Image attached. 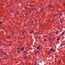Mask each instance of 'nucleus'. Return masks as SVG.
I'll list each match as a JSON object with an SVG mask.
<instances>
[{"label":"nucleus","mask_w":65,"mask_h":65,"mask_svg":"<svg viewBox=\"0 0 65 65\" xmlns=\"http://www.w3.org/2000/svg\"><path fill=\"white\" fill-rule=\"evenodd\" d=\"M52 52H55V51H56V50H55V49H54L53 50V49H51L50 50V51L51 52H52Z\"/></svg>","instance_id":"f257e3e1"},{"label":"nucleus","mask_w":65,"mask_h":65,"mask_svg":"<svg viewBox=\"0 0 65 65\" xmlns=\"http://www.w3.org/2000/svg\"><path fill=\"white\" fill-rule=\"evenodd\" d=\"M60 37H59L57 38V41H58L59 40H60Z\"/></svg>","instance_id":"f03ea898"},{"label":"nucleus","mask_w":65,"mask_h":65,"mask_svg":"<svg viewBox=\"0 0 65 65\" xmlns=\"http://www.w3.org/2000/svg\"><path fill=\"white\" fill-rule=\"evenodd\" d=\"M24 50V47H22V48H21V51H23Z\"/></svg>","instance_id":"7ed1b4c3"},{"label":"nucleus","mask_w":65,"mask_h":65,"mask_svg":"<svg viewBox=\"0 0 65 65\" xmlns=\"http://www.w3.org/2000/svg\"><path fill=\"white\" fill-rule=\"evenodd\" d=\"M31 25H32L33 24V22H34V21L33 20H32V21L31 22Z\"/></svg>","instance_id":"20e7f679"},{"label":"nucleus","mask_w":65,"mask_h":65,"mask_svg":"<svg viewBox=\"0 0 65 65\" xmlns=\"http://www.w3.org/2000/svg\"><path fill=\"white\" fill-rule=\"evenodd\" d=\"M64 32H65V31H64L62 32V34L61 35V36H62L64 34Z\"/></svg>","instance_id":"39448f33"},{"label":"nucleus","mask_w":65,"mask_h":65,"mask_svg":"<svg viewBox=\"0 0 65 65\" xmlns=\"http://www.w3.org/2000/svg\"><path fill=\"white\" fill-rule=\"evenodd\" d=\"M33 31H34V30H32L31 31L29 32V33L31 34H32V33H33Z\"/></svg>","instance_id":"423d86ee"},{"label":"nucleus","mask_w":65,"mask_h":65,"mask_svg":"<svg viewBox=\"0 0 65 65\" xmlns=\"http://www.w3.org/2000/svg\"><path fill=\"white\" fill-rule=\"evenodd\" d=\"M44 27V25H43V24H42L41 25V28H42V27Z\"/></svg>","instance_id":"0eeeda50"},{"label":"nucleus","mask_w":65,"mask_h":65,"mask_svg":"<svg viewBox=\"0 0 65 65\" xmlns=\"http://www.w3.org/2000/svg\"><path fill=\"white\" fill-rule=\"evenodd\" d=\"M43 10V8H42V9H41L40 12H41V11H42V10Z\"/></svg>","instance_id":"6e6552de"},{"label":"nucleus","mask_w":65,"mask_h":65,"mask_svg":"<svg viewBox=\"0 0 65 65\" xmlns=\"http://www.w3.org/2000/svg\"><path fill=\"white\" fill-rule=\"evenodd\" d=\"M38 51H36L35 52V55L36 54H37V53H38Z\"/></svg>","instance_id":"1a4fd4ad"},{"label":"nucleus","mask_w":65,"mask_h":65,"mask_svg":"<svg viewBox=\"0 0 65 65\" xmlns=\"http://www.w3.org/2000/svg\"><path fill=\"white\" fill-rule=\"evenodd\" d=\"M56 39V38L55 37H54V38H52V41H54V39Z\"/></svg>","instance_id":"9d476101"},{"label":"nucleus","mask_w":65,"mask_h":65,"mask_svg":"<svg viewBox=\"0 0 65 65\" xmlns=\"http://www.w3.org/2000/svg\"><path fill=\"white\" fill-rule=\"evenodd\" d=\"M40 48V46H38L37 47V49H38V50H39V49Z\"/></svg>","instance_id":"9b49d317"},{"label":"nucleus","mask_w":65,"mask_h":65,"mask_svg":"<svg viewBox=\"0 0 65 65\" xmlns=\"http://www.w3.org/2000/svg\"><path fill=\"white\" fill-rule=\"evenodd\" d=\"M64 45V44L63 43V44H61V45H60V47H61V46H62V45Z\"/></svg>","instance_id":"f8f14e48"},{"label":"nucleus","mask_w":65,"mask_h":65,"mask_svg":"<svg viewBox=\"0 0 65 65\" xmlns=\"http://www.w3.org/2000/svg\"><path fill=\"white\" fill-rule=\"evenodd\" d=\"M26 58H27V57L26 56H25L24 57V58L25 59L24 60H26Z\"/></svg>","instance_id":"ddd939ff"},{"label":"nucleus","mask_w":65,"mask_h":65,"mask_svg":"<svg viewBox=\"0 0 65 65\" xmlns=\"http://www.w3.org/2000/svg\"><path fill=\"white\" fill-rule=\"evenodd\" d=\"M39 33H40V31H39L38 32L37 34H36V35H37V34H39Z\"/></svg>","instance_id":"4468645a"},{"label":"nucleus","mask_w":65,"mask_h":65,"mask_svg":"<svg viewBox=\"0 0 65 65\" xmlns=\"http://www.w3.org/2000/svg\"><path fill=\"white\" fill-rule=\"evenodd\" d=\"M39 40H40V39H41V37H40V36H39Z\"/></svg>","instance_id":"2eb2a0df"},{"label":"nucleus","mask_w":65,"mask_h":65,"mask_svg":"<svg viewBox=\"0 0 65 65\" xmlns=\"http://www.w3.org/2000/svg\"><path fill=\"white\" fill-rule=\"evenodd\" d=\"M62 22H63V21H62V20H61L60 21V23H62Z\"/></svg>","instance_id":"dca6fc26"},{"label":"nucleus","mask_w":65,"mask_h":65,"mask_svg":"<svg viewBox=\"0 0 65 65\" xmlns=\"http://www.w3.org/2000/svg\"><path fill=\"white\" fill-rule=\"evenodd\" d=\"M6 59V57H5L4 58V59Z\"/></svg>","instance_id":"f3484780"},{"label":"nucleus","mask_w":65,"mask_h":65,"mask_svg":"<svg viewBox=\"0 0 65 65\" xmlns=\"http://www.w3.org/2000/svg\"><path fill=\"white\" fill-rule=\"evenodd\" d=\"M43 40H44V41H46V39H43Z\"/></svg>","instance_id":"a211bd4d"},{"label":"nucleus","mask_w":65,"mask_h":65,"mask_svg":"<svg viewBox=\"0 0 65 65\" xmlns=\"http://www.w3.org/2000/svg\"><path fill=\"white\" fill-rule=\"evenodd\" d=\"M11 44H12V43H10L9 44V46H10V45H11Z\"/></svg>","instance_id":"6ab92c4d"},{"label":"nucleus","mask_w":65,"mask_h":65,"mask_svg":"<svg viewBox=\"0 0 65 65\" xmlns=\"http://www.w3.org/2000/svg\"><path fill=\"white\" fill-rule=\"evenodd\" d=\"M23 53H26V51H23Z\"/></svg>","instance_id":"aec40b11"},{"label":"nucleus","mask_w":65,"mask_h":65,"mask_svg":"<svg viewBox=\"0 0 65 65\" xmlns=\"http://www.w3.org/2000/svg\"><path fill=\"white\" fill-rule=\"evenodd\" d=\"M59 14L60 15H62V14H61V13H59Z\"/></svg>","instance_id":"412c9836"},{"label":"nucleus","mask_w":65,"mask_h":65,"mask_svg":"<svg viewBox=\"0 0 65 65\" xmlns=\"http://www.w3.org/2000/svg\"><path fill=\"white\" fill-rule=\"evenodd\" d=\"M24 8H25V9H28V8H26V7H25Z\"/></svg>","instance_id":"4be33fe9"},{"label":"nucleus","mask_w":65,"mask_h":65,"mask_svg":"<svg viewBox=\"0 0 65 65\" xmlns=\"http://www.w3.org/2000/svg\"><path fill=\"white\" fill-rule=\"evenodd\" d=\"M37 64V62H36L35 63L34 65H36V64Z\"/></svg>","instance_id":"5701e85b"},{"label":"nucleus","mask_w":65,"mask_h":65,"mask_svg":"<svg viewBox=\"0 0 65 65\" xmlns=\"http://www.w3.org/2000/svg\"><path fill=\"white\" fill-rule=\"evenodd\" d=\"M5 54H6V53H4L3 54L4 55H5Z\"/></svg>","instance_id":"b1692460"},{"label":"nucleus","mask_w":65,"mask_h":65,"mask_svg":"<svg viewBox=\"0 0 65 65\" xmlns=\"http://www.w3.org/2000/svg\"><path fill=\"white\" fill-rule=\"evenodd\" d=\"M58 31H57V32H56L55 34H58Z\"/></svg>","instance_id":"393cba45"},{"label":"nucleus","mask_w":65,"mask_h":65,"mask_svg":"<svg viewBox=\"0 0 65 65\" xmlns=\"http://www.w3.org/2000/svg\"><path fill=\"white\" fill-rule=\"evenodd\" d=\"M49 7H51V5H49L48 6Z\"/></svg>","instance_id":"a878e982"},{"label":"nucleus","mask_w":65,"mask_h":65,"mask_svg":"<svg viewBox=\"0 0 65 65\" xmlns=\"http://www.w3.org/2000/svg\"><path fill=\"white\" fill-rule=\"evenodd\" d=\"M2 22H0V24H2Z\"/></svg>","instance_id":"bb28decb"},{"label":"nucleus","mask_w":65,"mask_h":65,"mask_svg":"<svg viewBox=\"0 0 65 65\" xmlns=\"http://www.w3.org/2000/svg\"><path fill=\"white\" fill-rule=\"evenodd\" d=\"M11 38V37H10V36H9V38Z\"/></svg>","instance_id":"cd10ccee"},{"label":"nucleus","mask_w":65,"mask_h":65,"mask_svg":"<svg viewBox=\"0 0 65 65\" xmlns=\"http://www.w3.org/2000/svg\"><path fill=\"white\" fill-rule=\"evenodd\" d=\"M50 51L48 53V55H50Z\"/></svg>","instance_id":"c85d7f7f"},{"label":"nucleus","mask_w":65,"mask_h":65,"mask_svg":"<svg viewBox=\"0 0 65 65\" xmlns=\"http://www.w3.org/2000/svg\"><path fill=\"white\" fill-rule=\"evenodd\" d=\"M25 15H28V14H25Z\"/></svg>","instance_id":"c756f323"},{"label":"nucleus","mask_w":65,"mask_h":65,"mask_svg":"<svg viewBox=\"0 0 65 65\" xmlns=\"http://www.w3.org/2000/svg\"><path fill=\"white\" fill-rule=\"evenodd\" d=\"M20 48V47H18V48H17V50H19V49Z\"/></svg>","instance_id":"7c9ffc66"},{"label":"nucleus","mask_w":65,"mask_h":65,"mask_svg":"<svg viewBox=\"0 0 65 65\" xmlns=\"http://www.w3.org/2000/svg\"><path fill=\"white\" fill-rule=\"evenodd\" d=\"M57 14H55V17H56V15H57Z\"/></svg>","instance_id":"2f4dec72"},{"label":"nucleus","mask_w":65,"mask_h":65,"mask_svg":"<svg viewBox=\"0 0 65 65\" xmlns=\"http://www.w3.org/2000/svg\"><path fill=\"white\" fill-rule=\"evenodd\" d=\"M20 52L19 51H18L17 52V53H20Z\"/></svg>","instance_id":"473e14b6"},{"label":"nucleus","mask_w":65,"mask_h":65,"mask_svg":"<svg viewBox=\"0 0 65 65\" xmlns=\"http://www.w3.org/2000/svg\"><path fill=\"white\" fill-rule=\"evenodd\" d=\"M51 39H51V38L49 39L50 40H51Z\"/></svg>","instance_id":"72a5a7b5"},{"label":"nucleus","mask_w":65,"mask_h":65,"mask_svg":"<svg viewBox=\"0 0 65 65\" xmlns=\"http://www.w3.org/2000/svg\"><path fill=\"white\" fill-rule=\"evenodd\" d=\"M25 48H26V49H27V48H28V47H26Z\"/></svg>","instance_id":"f704fd0d"},{"label":"nucleus","mask_w":65,"mask_h":65,"mask_svg":"<svg viewBox=\"0 0 65 65\" xmlns=\"http://www.w3.org/2000/svg\"><path fill=\"white\" fill-rule=\"evenodd\" d=\"M60 62H61V61H60L59 62V64H60Z\"/></svg>","instance_id":"c9c22d12"},{"label":"nucleus","mask_w":65,"mask_h":65,"mask_svg":"<svg viewBox=\"0 0 65 65\" xmlns=\"http://www.w3.org/2000/svg\"><path fill=\"white\" fill-rule=\"evenodd\" d=\"M13 35H14V32H13Z\"/></svg>","instance_id":"e433bc0d"},{"label":"nucleus","mask_w":65,"mask_h":65,"mask_svg":"<svg viewBox=\"0 0 65 65\" xmlns=\"http://www.w3.org/2000/svg\"><path fill=\"white\" fill-rule=\"evenodd\" d=\"M19 12V11H17V12Z\"/></svg>","instance_id":"4c0bfd02"},{"label":"nucleus","mask_w":65,"mask_h":65,"mask_svg":"<svg viewBox=\"0 0 65 65\" xmlns=\"http://www.w3.org/2000/svg\"><path fill=\"white\" fill-rule=\"evenodd\" d=\"M38 13V12L37 11V13Z\"/></svg>","instance_id":"58836bf2"},{"label":"nucleus","mask_w":65,"mask_h":65,"mask_svg":"<svg viewBox=\"0 0 65 65\" xmlns=\"http://www.w3.org/2000/svg\"><path fill=\"white\" fill-rule=\"evenodd\" d=\"M31 9H32V10H33V8H31Z\"/></svg>","instance_id":"ea45409f"},{"label":"nucleus","mask_w":65,"mask_h":65,"mask_svg":"<svg viewBox=\"0 0 65 65\" xmlns=\"http://www.w3.org/2000/svg\"><path fill=\"white\" fill-rule=\"evenodd\" d=\"M0 52H1V53H2V52H3V51H1Z\"/></svg>","instance_id":"a19ab883"},{"label":"nucleus","mask_w":65,"mask_h":65,"mask_svg":"<svg viewBox=\"0 0 65 65\" xmlns=\"http://www.w3.org/2000/svg\"><path fill=\"white\" fill-rule=\"evenodd\" d=\"M0 43H2V42H0Z\"/></svg>","instance_id":"79ce46f5"},{"label":"nucleus","mask_w":65,"mask_h":65,"mask_svg":"<svg viewBox=\"0 0 65 65\" xmlns=\"http://www.w3.org/2000/svg\"><path fill=\"white\" fill-rule=\"evenodd\" d=\"M25 30H24V32H25Z\"/></svg>","instance_id":"37998d69"},{"label":"nucleus","mask_w":65,"mask_h":65,"mask_svg":"<svg viewBox=\"0 0 65 65\" xmlns=\"http://www.w3.org/2000/svg\"><path fill=\"white\" fill-rule=\"evenodd\" d=\"M10 11V12H11V11Z\"/></svg>","instance_id":"c03bdc74"},{"label":"nucleus","mask_w":65,"mask_h":65,"mask_svg":"<svg viewBox=\"0 0 65 65\" xmlns=\"http://www.w3.org/2000/svg\"><path fill=\"white\" fill-rule=\"evenodd\" d=\"M18 38H20V37H18Z\"/></svg>","instance_id":"a18cd8bd"},{"label":"nucleus","mask_w":65,"mask_h":65,"mask_svg":"<svg viewBox=\"0 0 65 65\" xmlns=\"http://www.w3.org/2000/svg\"><path fill=\"white\" fill-rule=\"evenodd\" d=\"M12 11V12H14V11Z\"/></svg>","instance_id":"49530a36"},{"label":"nucleus","mask_w":65,"mask_h":65,"mask_svg":"<svg viewBox=\"0 0 65 65\" xmlns=\"http://www.w3.org/2000/svg\"><path fill=\"white\" fill-rule=\"evenodd\" d=\"M22 33H23V34H24V32H23Z\"/></svg>","instance_id":"de8ad7c7"},{"label":"nucleus","mask_w":65,"mask_h":65,"mask_svg":"<svg viewBox=\"0 0 65 65\" xmlns=\"http://www.w3.org/2000/svg\"><path fill=\"white\" fill-rule=\"evenodd\" d=\"M52 36H54V35H52Z\"/></svg>","instance_id":"09e8293b"},{"label":"nucleus","mask_w":65,"mask_h":65,"mask_svg":"<svg viewBox=\"0 0 65 65\" xmlns=\"http://www.w3.org/2000/svg\"><path fill=\"white\" fill-rule=\"evenodd\" d=\"M51 37H50V38H51Z\"/></svg>","instance_id":"8fccbe9b"},{"label":"nucleus","mask_w":65,"mask_h":65,"mask_svg":"<svg viewBox=\"0 0 65 65\" xmlns=\"http://www.w3.org/2000/svg\"><path fill=\"white\" fill-rule=\"evenodd\" d=\"M58 21H59V20H58Z\"/></svg>","instance_id":"3c124183"},{"label":"nucleus","mask_w":65,"mask_h":65,"mask_svg":"<svg viewBox=\"0 0 65 65\" xmlns=\"http://www.w3.org/2000/svg\"><path fill=\"white\" fill-rule=\"evenodd\" d=\"M15 46H17V45H16Z\"/></svg>","instance_id":"603ef678"},{"label":"nucleus","mask_w":65,"mask_h":65,"mask_svg":"<svg viewBox=\"0 0 65 65\" xmlns=\"http://www.w3.org/2000/svg\"><path fill=\"white\" fill-rule=\"evenodd\" d=\"M64 31H65V30H64Z\"/></svg>","instance_id":"864d4df0"}]
</instances>
